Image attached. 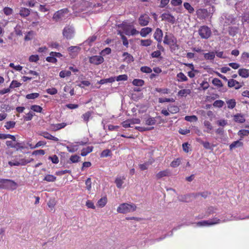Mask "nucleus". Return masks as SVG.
Returning <instances> with one entry per match:
<instances>
[{
	"label": "nucleus",
	"instance_id": "obj_41",
	"mask_svg": "<svg viewBox=\"0 0 249 249\" xmlns=\"http://www.w3.org/2000/svg\"><path fill=\"white\" fill-rule=\"evenodd\" d=\"M180 159L177 158L171 162L170 166L174 168L177 167L180 165Z\"/></svg>",
	"mask_w": 249,
	"mask_h": 249
},
{
	"label": "nucleus",
	"instance_id": "obj_40",
	"mask_svg": "<svg viewBox=\"0 0 249 249\" xmlns=\"http://www.w3.org/2000/svg\"><path fill=\"white\" fill-rule=\"evenodd\" d=\"M67 150L71 153H73L77 151L78 147V145H70L66 147Z\"/></svg>",
	"mask_w": 249,
	"mask_h": 249
},
{
	"label": "nucleus",
	"instance_id": "obj_31",
	"mask_svg": "<svg viewBox=\"0 0 249 249\" xmlns=\"http://www.w3.org/2000/svg\"><path fill=\"white\" fill-rule=\"evenodd\" d=\"M66 126V124L65 123H62L52 125L53 129L54 131H57L58 130H59L61 128L65 127Z\"/></svg>",
	"mask_w": 249,
	"mask_h": 249
},
{
	"label": "nucleus",
	"instance_id": "obj_33",
	"mask_svg": "<svg viewBox=\"0 0 249 249\" xmlns=\"http://www.w3.org/2000/svg\"><path fill=\"white\" fill-rule=\"evenodd\" d=\"M152 40L150 39H142L141 40V45L144 47H148L152 44Z\"/></svg>",
	"mask_w": 249,
	"mask_h": 249
},
{
	"label": "nucleus",
	"instance_id": "obj_21",
	"mask_svg": "<svg viewBox=\"0 0 249 249\" xmlns=\"http://www.w3.org/2000/svg\"><path fill=\"white\" fill-rule=\"evenodd\" d=\"M92 113L93 112L92 111H88L82 115V118L86 124H88L89 119L91 117Z\"/></svg>",
	"mask_w": 249,
	"mask_h": 249
},
{
	"label": "nucleus",
	"instance_id": "obj_23",
	"mask_svg": "<svg viewBox=\"0 0 249 249\" xmlns=\"http://www.w3.org/2000/svg\"><path fill=\"white\" fill-rule=\"evenodd\" d=\"M123 56L124 57V60L127 63H131L134 61L133 57L127 52H124L123 54Z\"/></svg>",
	"mask_w": 249,
	"mask_h": 249
},
{
	"label": "nucleus",
	"instance_id": "obj_25",
	"mask_svg": "<svg viewBox=\"0 0 249 249\" xmlns=\"http://www.w3.org/2000/svg\"><path fill=\"white\" fill-rule=\"evenodd\" d=\"M93 148V146H88L86 148H83L81 151V155L83 157L87 156L92 151Z\"/></svg>",
	"mask_w": 249,
	"mask_h": 249
},
{
	"label": "nucleus",
	"instance_id": "obj_49",
	"mask_svg": "<svg viewBox=\"0 0 249 249\" xmlns=\"http://www.w3.org/2000/svg\"><path fill=\"white\" fill-rule=\"evenodd\" d=\"M86 188L87 190L90 191L91 189V178H89L85 181Z\"/></svg>",
	"mask_w": 249,
	"mask_h": 249
},
{
	"label": "nucleus",
	"instance_id": "obj_13",
	"mask_svg": "<svg viewBox=\"0 0 249 249\" xmlns=\"http://www.w3.org/2000/svg\"><path fill=\"white\" fill-rule=\"evenodd\" d=\"M125 179L124 176L118 177L116 178L115 183L118 188H121L124 183V180Z\"/></svg>",
	"mask_w": 249,
	"mask_h": 249
},
{
	"label": "nucleus",
	"instance_id": "obj_24",
	"mask_svg": "<svg viewBox=\"0 0 249 249\" xmlns=\"http://www.w3.org/2000/svg\"><path fill=\"white\" fill-rule=\"evenodd\" d=\"M191 91L190 89H183L179 90L178 92V95L181 97H186L187 95L191 93Z\"/></svg>",
	"mask_w": 249,
	"mask_h": 249
},
{
	"label": "nucleus",
	"instance_id": "obj_50",
	"mask_svg": "<svg viewBox=\"0 0 249 249\" xmlns=\"http://www.w3.org/2000/svg\"><path fill=\"white\" fill-rule=\"evenodd\" d=\"M141 71L143 73H150L152 71V70L149 67L142 66L141 68Z\"/></svg>",
	"mask_w": 249,
	"mask_h": 249
},
{
	"label": "nucleus",
	"instance_id": "obj_22",
	"mask_svg": "<svg viewBox=\"0 0 249 249\" xmlns=\"http://www.w3.org/2000/svg\"><path fill=\"white\" fill-rule=\"evenodd\" d=\"M107 197L106 196H104V197L101 198L98 201L97 205L99 207L103 208L104 206H105V205L107 203Z\"/></svg>",
	"mask_w": 249,
	"mask_h": 249
},
{
	"label": "nucleus",
	"instance_id": "obj_61",
	"mask_svg": "<svg viewBox=\"0 0 249 249\" xmlns=\"http://www.w3.org/2000/svg\"><path fill=\"white\" fill-rule=\"evenodd\" d=\"M47 93L51 95H54L57 93V90L55 88H52L46 89Z\"/></svg>",
	"mask_w": 249,
	"mask_h": 249
},
{
	"label": "nucleus",
	"instance_id": "obj_48",
	"mask_svg": "<svg viewBox=\"0 0 249 249\" xmlns=\"http://www.w3.org/2000/svg\"><path fill=\"white\" fill-rule=\"evenodd\" d=\"M155 90L163 94H168L170 93V89L167 88H156Z\"/></svg>",
	"mask_w": 249,
	"mask_h": 249
},
{
	"label": "nucleus",
	"instance_id": "obj_42",
	"mask_svg": "<svg viewBox=\"0 0 249 249\" xmlns=\"http://www.w3.org/2000/svg\"><path fill=\"white\" fill-rule=\"evenodd\" d=\"M71 75V72L69 71H62L59 72V76L61 78L70 76Z\"/></svg>",
	"mask_w": 249,
	"mask_h": 249
},
{
	"label": "nucleus",
	"instance_id": "obj_39",
	"mask_svg": "<svg viewBox=\"0 0 249 249\" xmlns=\"http://www.w3.org/2000/svg\"><path fill=\"white\" fill-rule=\"evenodd\" d=\"M31 109L35 112L41 113L42 111V107L38 105H32Z\"/></svg>",
	"mask_w": 249,
	"mask_h": 249
},
{
	"label": "nucleus",
	"instance_id": "obj_43",
	"mask_svg": "<svg viewBox=\"0 0 249 249\" xmlns=\"http://www.w3.org/2000/svg\"><path fill=\"white\" fill-rule=\"evenodd\" d=\"M212 83L217 87H222L223 86L222 83L220 80L215 78L212 81Z\"/></svg>",
	"mask_w": 249,
	"mask_h": 249
},
{
	"label": "nucleus",
	"instance_id": "obj_1",
	"mask_svg": "<svg viewBox=\"0 0 249 249\" xmlns=\"http://www.w3.org/2000/svg\"><path fill=\"white\" fill-rule=\"evenodd\" d=\"M123 29L124 33L127 36H134L139 33L134 27L132 23L123 22L119 26Z\"/></svg>",
	"mask_w": 249,
	"mask_h": 249
},
{
	"label": "nucleus",
	"instance_id": "obj_2",
	"mask_svg": "<svg viewBox=\"0 0 249 249\" xmlns=\"http://www.w3.org/2000/svg\"><path fill=\"white\" fill-rule=\"evenodd\" d=\"M163 43L169 46L171 50H175L178 48L177 38L173 35L166 33L164 37Z\"/></svg>",
	"mask_w": 249,
	"mask_h": 249
},
{
	"label": "nucleus",
	"instance_id": "obj_26",
	"mask_svg": "<svg viewBox=\"0 0 249 249\" xmlns=\"http://www.w3.org/2000/svg\"><path fill=\"white\" fill-rule=\"evenodd\" d=\"M178 82H185L188 80L187 76L182 72H180L177 75Z\"/></svg>",
	"mask_w": 249,
	"mask_h": 249
},
{
	"label": "nucleus",
	"instance_id": "obj_6",
	"mask_svg": "<svg viewBox=\"0 0 249 249\" xmlns=\"http://www.w3.org/2000/svg\"><path fill=\"white\" fill-rule=\"evenodd\" d=\"M215 8L213 6H210L206 9H200L197 11L198 15L202 14L203 16H210L213 15L215 12Z\"/></svg>",
	"mask_w": 249,
	"mask_h": 249
},
{
	"label": "nucleus",
	"instance_id": "obj_19",
	"mask_svg": "<svg viewBox=\"0 0 249 249\" xmlns=\"http://www.w3.org/2000/svg\"><path fill=\"white\" fill-rule=\"evenodd\" d=\"M139 22L141 26L147 25L149 23V17H140Z\"/></svg>",
	"mask_w": 249,
	"mask_h": 249
},
{
	"label": "nucleus",
	"instance_id": "obj_35",
	"mask_svg": "<svg viewBox=\"0 0 249 249\" xmlns=\"http://www.w3.org/2000/svg\"><path fill=\"white\" fill-rule=\"evenodd\" d=\"M56 179V178L52 175H47L44 178V180L47 181L48 182H53L55 181Z\"/></svg>",
	"mask_w": 249,
	"mask_h": 249
},
{
	"label": "nucleus",
	"instance_id": "obj_59",
	"mask_svg": "<svg viewBox=\"0 0 249 249\" xmlns=\"http://www.w3.org/2000/svg\"><path fill=\"white\" fill-rule=\"evenodd\" d=\"M184 7L190 13H192L194 11L193 7L188 2H185L184 3Z\"/></svg>",
	"mask_w": 249,
	"mask_h": 249
},
{
	"label": "nucleus",
	"instance_id": "obj_63",
	"mask_svg": "<svg viewBox=\"0 0 249 249\" xmlns=\"http://www.w3.org/2000/svg\"><path fill=\"white\" fill-rule=\"evenodd\" d=\"M152 58H160L161 56V52L160 50H157L152 52L151 54Z\"/></svg>",
	"mask_w": 249,
	"mask_h": 249
},
{
	"label": "nucleus",
	"instance_id": "obj_12",
	"mask_svg": "<svg viewBox=\"0 0 249 249\" xmlns=\"http://www.w3.org/2000/svg\"><path fill=\"white\" fill-rule=\"evenodd\" d=\"M228 86L230 88L234 87L235 89H239L242 87L239 82L233 79L228 80Z\"/></svg>",
	"mask_w": 249,
	"mask_h": 249
},
{
	"label": "nucleus",
	"instance_id": "obj_46",
	"mask_svg": "<svg viewBox=\"0 0 249 249\" xmlns=\"http://www.w3.org/2000/svg\"><path fill=\"white\" fill-rule=\"evenodd\" d=\"M68 13V10L67 8H64L57 11L54 16H61L62 15L67 14Z\"/></svg>",
	"mask_w": 249,
	"mask_h": 249
},
{
	"label": "nucleus",
	"instance_id": "obj_17",
	"mask_svg": "<svg viewBox=\"0 0 249 249\" xmlns=\"http://www.w3.org/2000/svg\"><path fill=\"white\" fill-rule=\"evenodd\" d=\"M235 122L239 123H243L245 122L244 116L241 114H237L234 116Z\"/></svg>",
	"mask_w": 249,
	"mask_h": 249
},
{
	"label": "nucleus",
	"instance_id": "obj_30",
	"mask_svg": "<svg viewBox=\"0 0 249 249\" xmlns=\"http://www.w3.org/2000/svg\"><path fill=\"white\" fill-rule=\"evenodd\" d=\"M10 139L13 141H15L16 137L14 135L9 134H0V139L4 140L6 139Z\"/></svg>",
	"mask_w": 249,
	"mask_h": 249
},
{
	"label": "nucleus",
	"instance_id": "obj_55",
	"mask_svg": "<svg viewBox=\"0 0 249 249\" xmlns=\"http://www.w3.org/2000/svg\"><path fill=\"white\" fill-rule=\"evenodd\" d=\"M156 121L154 118L149 117L146 120V124L149 125H154Z\"/></svg>",
	"mask_w": 249,
	"mask_h": 249
},
{
	"label": "nucleus",
	"instance_id": "obj_29",
	"mask_svg": "<svg viewBox=\"0 0 249 249\" xmlns=\"http://www.w3.org/2000/svg\"><path fill=\"white\" fill-rule=\"evenodd\" d=\"M132 84L135 86L142 87L144 84V81L142 79H134L132 81Z\"/></svg>",
	"mask_w": 249,
	"mask_h": 249
},
{
	"label": "nucleus",
	"instance_id": "obj_51",
	"mask_svg": "<svg viewBox=\"0 0 249 249\" xmlns=\"http://www.w3.org/2000/svg\"><path fill=\"white\" fill-rule=\"evenodd\" d=\"M111 152L109 149H106L103 150L101 153V157H107L111 156Z\"/></svg>",
	"mask_w": 249,
	"mask_h": 249
},
{
	"label": "nucleus",
	"instance_id": "obj_52",
	"mask_svg": "<svg viewBox=\"0 0 249 249\" xmlns=\"http://www.w3.org/2000/svg\"><path fill=\"white\" fill-rule=\"evenodd\" d=\"M224 104V102L223 101L218 100L214 102L213 106L215 107H221L223 106Z\"/></svg>",
	"mask_w": 249,
	"mask_h": 249
},
{
	"label": "nucleus",
	"instance_id": "obj_56",
	"mask_svg": "<svg viewBox=\"0 0 249 249\" xmlns=\"http://www.w3.org/2000/svg\"><path fill=\"white\" fill-rule=\"evenodd\" d=\"M80 48L77 46H71L68 48V51L71 53H77L80 51Z\"/></svg>",
	"mask_w": 249,
	"mask_h": 249
},
{
	"label": "nucleus",
	"instance_id": "obj_7",
	"mask_svg": "<svg viewBox=\"0 0 249 249\" xmlns=\"http://www.w3.org/2000/svg\"><path fill=\"white\" fill-rule=\"evenodd\" d=\"M220 222V220L217 217L213 218L211 220H204L197 223L198 226H204L213 225L216 224H218Z\"/></svg>",
	"mask_w": 249,
	"mask_h": 249
},
{
	"label": "nucleus",
	"instance_id": "obj_8",
	"mask_svg": "<svg viewBox=\"0 0 249 249\" xmlns=\"http://www.w3.org/2000/svg\"><path fill=\"white\" fill-rule=\"evenodd\" d=\"M104 61V58L100 55H94L89 58V63L95 65H98L102 64L103 63Z\"/></svg>",
	"mask_w": 249,
	"mask_h": 249
},
{
	"label": "nucleus",
	"instance_id": "obj_3",
	"mask_svg": "<svg viewBox=\"0 0 249 249\" xmlns=\"http://www.w3.org/2000/svg\"><path fill=\"white\" fill-rule=\"evenodd\" d=\"M137 206L134 204L124 203L120 204L117 208V211L119 213H126L136 211Z\"/></svg>",
	"mask_w": 249,
	"mask_h": 249
},
{
	"label": "nucleus",
	"instance_id": "obj_4",
	"mask_svg": "<svg viewBox=\"0 0 249 249\" xmlns=\"http://www.w3.org/2000/svg\"><path fill=\"white\" fill-rule=\"evenodd\" d=\"M198 34L202 38L208 39L212 34V32L208 26H202L198 30Z\"/></svg>",
	"mask_w": 249,
	"mask_h": 249
},
{
	"label": "nucleus",
	"instance_id": "obj_47",
	"mask_svg": "<svg viewBox=\"0 0 249 249\" xmlns=\"http://www.w3.org/2000/svg\"><path fill=\"white\" fill-rule=\"evenodd\" d=\"M21 85V84L19 82H18L17 80H13L10 84V88L11 89H14L15 88H18Z\"/></svg>",
	"mask_w": 249,
	"mask_h": 249
},
{
	"label": "nucleus",
	"instance_id": "obj_15",
	"mask_svg": "<svg viewBox=\"0 0 249 249\" xmlns=\"http://www.w3.org/2000/svg\"><path fill=\"white\" fill-rule=\"evenodd\" d=\"M26 148L25 144L23 142H15L13 148L15 149L16 151L22 150Z\"/></svg>",
	"mask_w": 249,
	"mask_h": 249
},
{
	"label": "nucleus",
	"instance_id": "obj_18",
	"mask_svg": "<svg viewBox=\"0 0 249 249\" xmlns=\"http://www.w3.org/2000/svg\"><path fill=\"white\" fill-rule=\"evenodd\" d=\"M118 35L121 36V39H122L123 41V45L127 48L128 47L129 43L126 37L125 36H124L123 33L121 31H118Z\"/></svg>",
	"mask_w": 249,
	"mask_h": 249
},
{
	"label": "nucleus",
	"instance_id": "obj_5",
	"mask_svg": "<svg viewBox=\"0 0 249 249\" xmlns=\"http://www.w3.org/2000/svg\"><path fill=\"white\" fill-rule=\"evenodd\" d=\"M34 160V159L31 158L30 159H21L19 161L13 160L9 161L8 162L9 165L10 166H19V165H25L27 163H29Z\"/></svg>",
	"mask_w": 249,
	"mask_h": 249
},
{
	"label": "nucleus",
	"instance_id": "obj_44",
	"mask_svg": "<svg viewBox=\"0 0 249 249\" xmlns=\"http://www.w3.org/2000/svg\"><path fill=\"white\" fill-rule=\"evenodd\" d=\"M39 94L38 93H32L30 94H27L26 95V98L27 99H35L39 97Z\"/></svg>",
	"mask_w": 249,
	"mask_h": 249
},
{
	"label": "nucleus",
	"instance_id": "obj_16",
	"mask_svg": "<svg viewBox=\"0 0 249 249\" xmlns=\"http://www.w3.org/2000/svg\"><path fill=\"white\" fill-rule=\"evenodd\" d=\"M152 31V28L150 27H145L141 29L140 34L142 37H145L150 34Z\"/></svg>",
	"mask_w": 249,
	"mask_h": 249
},
{
	"label": "nucleus",
	"instance_id": "obj_14",
	"mask_svg": "<svg viewBox=\"0 0 249 249\" xmlns=\"http://www.w3.org/2000/svg\"><path fill=\"white\" fill-rule=\"evenodd\" d=\"M170 174V172L168 169H166L163 171H161L157 173L156 177L157 179L161 178L162 177L169 176Z\"/></svg>",
	"mask_w": 249,
	"mask_h": 249
},
{
	"label": "nucleus",
	"instance_id": "obj_54",
	"mask_svg": "<svg viewBox=\"0 0 249 249\" xmlns=\"http://www.w3.org/2000/svg\"><path fill=\"white\" fill-rule=\"evenodd\" d=\"M128 79V76L126 74L120 75L116 77V80L117 81H126Z\"/></svg>",
	"mask_w": 249,
	"mask_h": 249
},
{
	"label": "nucleus",
	"instance_id": "obj_11",
	"mask_svg": "<svg viewBox=\"0 0 249 249\" xmlns=\"http://www.w3.org/2000/svg\"><path fill=\"white\" fill-rule=\"evenodd\" d=\"M162 37L163 33L162 30L160 29L157 28L154 34V39L158 42H161Z\"/></svg>",
	"mask_w": 249,
	"mask_h": 249
},
{
	"label": "nucleus",
	"instance_id": "obj_57",
	"mask_svg": "<svg viewBox=\"0 0 249 249\" xmlns=\"http://www.w3.org/2000/svg\"><path fill=\"white\" fill-rule=\"evenodd\" d=\"M204 125L208 129L207 132H209L210 131L213 129L212 124L209 121H205L204 122Z\"/></svg>",
	"mask_w": 249,
	"mask_h": 249
},
{
	"label": "nucleus",
	"instance_id": "obj_28",
	"mask_svg": "<svg viewBox=\"0 0 249 249\" xmlns=\"http://www.w3.org/2000/svg\"><path fill=\"white\" fill-rule=\"evenodd\" d=\"M237 134L240 137V140H242L245 136H248L249 135V130L241 129L238 131Z\"/></svg>",
	"mask_w": 249,
	"mask_h": 249
},
{
	"label": "nucleus",
	"instance_id": "obj_62",
	"mask_svg": "<svg viewBox=\"0 0 249 249\" xmlns=\"http://www.w3.org/2000/svg\"><path fill=\"white\" fill-rule=\"evenodd\" d=\"M175 101V100L173 98H160L159 99V102L160 103H163L164 102H173Z\"/></svg>",
	"mask_w": 249,
	"mask_h": 249
},
{
	"label": "nucleus",
	"instance_id": "obj_36",
	"mask_svg": "<svg viewBox=\"0 0 249 249\" xmlns=\"http://www.w3.org/2000/svg\"><path fill=\"white\" fill-rule=\"evenodd\" d=\"M80 157L77 155H74L71 156L69 160L70 163H76L80 161Z\"/></svg>",
	"mask_w": 249,
	"mask_h": 249
},
{
	"label": "nucleus",
	"instance_id": "obj_34",
	"mask_svg": "<svg viewBox=\"0 0 249 249\" xmlns=\"http://www.w3.org/2000/svg\"><path fill=\"white\" fill-rule=\"evenodd\" d=\"M15 125L16 122L15 121H10L6 122L4 125V127L7 129H10L11 128H13L14 127H15Z\"/></svg>",
	"mask_w": 249,
	"mask_h": 249
},
{
	"label": "nucleus",
	"instance_id": "obj_32",
	"mask_svg": "<svg viewBox=\"0 0 249 249\" xmlns=\"http://www.w3.org/2000/svg\"><path fill=\"white\" fill-rule=\"evenodd\" d=\"M204 57L206 60H213L215 58V53L214 52H210L204 54Z\"/></svg>",
	"mask_w": 249,
	"mask_h": 249
},
{
	"label": "nucleus",
	"instance_id": "obj_20",
	"mask_svg": "<svg viewBox=\"0 0 249 249\" xmlns=\"http://www.w3.org/2000/svg\"><path fill=\"white\" fill-rule=\"evenodd\" d=\"M243 145V143L240 140L234 141L230 145V150H232L235 147H242Z\"/></svg>",
	"mask_w": 249,
	"mask_h": 249
},
{
	"label": "nucleus",
	"instance_id": "obj_58",
	"mask_svg": "<svg viewBox=\"0 0 249 249\" xmlns=\"http://www.w3.org/2000/svg\"><path fill=\"white\" fill-rule=\"evenodd\" d=\"M49 159L53 163L57 164L59 162L58 157L56 155L50 156Z\"/></svg>",
	"mask_w": 249,
	"mask_h": 249
},
{
	"label": "nucleus",
	"instance_id": "obj_38",
	"mask_svg": "<svg viewBox=\"0 0 249 249\" xmlns=\"http://www.w3.org/2000/svg\"><path fill=\"white\" fill-rule=\"evenodd\" d=\"M20 16H29L30 14V11L29 9L21 8L19 11Z\"/></svg>",
	"mask_w": 249,
	"mask_h": 249
},
{
	"label": "nucleus",
	"instance_id": "obj_27",
	"mask_svg": "<svg viewBox=\"0 0 249 249\" xmlns=\"http://www.w3.org/2000/svg\"><path fill=\"white\" fill-rule=\"evenodd\" d=\"M238 74L242 77L247 78L249 76L248 70L245 69H240L238 70Z\"/></svg>",
	"mask_w": 249,
	"mask_h": 249
},
{
	"label": "nucleus",
	"instance_id": "obj_9",
	"mask_svg": "<svg viewBox=\"0 0 249 249\" xmlns=\"http://www.w3.org/2000/svg\"><path fill=\"white\" fill-rule=\"evenodd\" d=\"M74 30L72 27L67 26L64 28L63 35L67 39H71L73 36Z\"/></svg>",
	"mask_w": 249,
	"mask_h": 249
},
{
	"label": "nucleus",
	"instance_id": "obj_45",
	"mask_svg": "<svg viewBox=\"0 0 249 249\" xmlns=\"http://www.w3.org/2000/svg\"><path fill=\"white\" fill-rule=\"evenodd\" d=\"M185 120L188 122H196L197 121V117L195 115L186 116L185 117Z\"/></svg>",
	"mask_w": 249,
	"mask_h": 249
},
{
	"label": "nucleus",
	"instance_id": "obj_10",
	"mask_svg": "<svg viewBox=\"0 0 249 249\" xmlns=\"http://www.w3.org/2000/svg\"><path fill=\"white\" fill-rule=\"evenodd\" d=\"M38 135L40 136H41L43 137L44 138H45L47 139H48V140H53L54 142H58L59 141L58 138L52 135L51 134H50L49 133H48L47 131L40 132L38 133Z\"/></svg>",
	"mask_w": 249,
	"mask_h": 249
},
{
	"label": "nucleus",
	"instance_id": "obj_60",
	"mask_svg": "<svg viewBox=\"0 0 249 249\" xmlns=\"http://www.w3.org/2000/svg\"><path fill=\"white\" fill-rule=\"evenodd\" d=\"M39 60V56L38 55H32L29 58V61L31 62H36Z\"/></svg>",
	"mask_w": 249,
	"mask_h": 249
},
{
	"label": "nucleus",
	"instance_id": "obj_64",
	"mask_svg": "<svg viewBox=\"0 0 249 249\" xmlns=\"http://www.w3.org/2000/svg\"><path fill=\"white\" fill-rule=\"evenodd\" d=\"M86 205L88 208H91L92 209H95V206H94L93 202L90 200H88L86 201Z\"/></svg>",
	"mask_w": 249,
	"mask_h": 249
},
{
	"label": "nucleus",
	"instance_id": "obj_53",
	"mask_svg": "<svg viewBox=\"0 0 249 249\" xmlns=\"http://www.w3.org/2000/svg\"><path fill=\"white\" fill-rule=\"evenodd\" d=\"M34 33L33 31H30L28 32L27 34L25 36L24 40L25 41H29L32 39Z\"/></svg>",
	"mask_w": 249,
	"mask_h": 249
},
{
	"label": "nucleus",
	"instance_id": "obj_37",
	"mask_svg": "<svg viewBox=\"0 0 249 249\" xmlns=\"http://www.w3.org/2000/svg\"><path fill=\"white\" fill-rule=\"evenodd\" d=\"M228 107L230 109L233 108L236 106V102L234 99H230L227 101Z\"/></svg>",
	"mask_w": 249,
	"mask_h": 249
}]
</instances>
